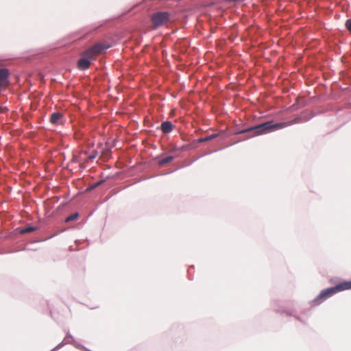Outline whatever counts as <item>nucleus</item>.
I'll return each instance as SVG.
<instances>
[{"label":"nucleus","mask_w":351,"mask_h":351,"mask_svg":"<svg viewBox=\"0 0 351 351\" xmlns=\"http://www.w3.org/2000/svg\"><path fill=\"white\" fill-rule=\"evenodd\" d=\"M217 136V134H212L210 136H208L204 138H201L199 139V142H201V143L206 142L208 141H210V140L215 138Z\"/></svg>","instance_id":"9b49d317"},{"label":"nucleus","mask_w":351,"mask_h":351,"mask_svg":"<svg viewBox=\"0 0 351 351\" xmlns=\"http://www.w3.org/2000/svg\"><path fill=\"white\" fill-rule=\"evenodd\" d=\"M346 27L347 29L351 33V19L346 21Z\"/></svg>","instance_id":"4468645a"},{"label":"nucleus","mask_w":351,"mask_h":351,"mask_svg":"<svg viewBox=\"0 0 351 351\" xmlns=\"http://www.w3.org/2000/svg\"><path fill=\"white\" fill-rule=\"evenodd\" d=\"M161 130L164 133H169L173 130V124L170 121H165L160 125Z\"/></svg>","instance_id":"6e6552de"},{"label":"nucleus","mask_w":351,"mask_h":351,"mask_svg":"<svg viewBox=\"0 0 351 351\" xmlns=\"http://www.w3.org/2000/svg\"><path fill=\"white\" fill-rule=\"evenodd\" d=\"M35 230H36V228L34 227L29 226L26 228L22 229L20 232L22 234H25V233L32 232L34 231Z\"/></svg>","instance_id":"f8f14e48"},{"label":"nucleus","mask_w":351,"mask_h":351,"mask_svg":"<svg viewBox=\"0 0 351 351\" xmlns=\"http://www.w3.org/2000/svg\"><path fill=\"white\" fill-rule=\"evenodd\" d=\"M102 182H103V181H99V182H96L95 184H93V185L91 186V189H95V188L97 187V186H99V185L101 184V183H102Z\"/></svg>","instance_id":"dca6fc26"},{"label":"nucleus","mask_w":351,"mask_h":351,"mask_svg":"<svg viewBox=\"0 0 351 351\" xmlns=\"http://www.w3.org/2000/svg\"><path fill=\"white\" fill-rule=\"evenodd\" d=\"M104 49V46L102 44L97 43L83 53H84V56H87L93 61L101 53Z\"/></svg>","instance_id":"20e7f679"},{"label":"nucleus","mask_w":351,"mask_h":351,"mask_svg":"<svg viewBox=\"0 0 351 351\" xmlns=\"http://www.w3.org/2000/svg\"><path fill=\"white\" fill-rule=\"evenodd\" d=\"M351 289V280L343 281L333 287L322 290L318 296L313 300V302L318 304L325 299L331 297L337 292Z\"/></svg>","instance_id":"f03ea898"},{"label":"nucleus","mask_w":351,"mask_h":351,"mask_svg":"<svg viewBox=\"0 0 351 351\" xmlns=\"http://www.w3.org/2000/svg\"><path fill=\"white\" fill-rule=\"evenodd\" d=\"M110 150L108 149H106L102 152L101 156L106 158V156H108L110 155Z\"/></svg>","instance_id":"2eb2a0df"},{"label":"nucleus","mask_w":351,"mask_h":351,"mask_svg":"<svg viewBox=\"0 0 351 351\" xmlns=\"http://www.w3.org/2000/svg\"><path fill=\"white\" fill-rule=\"evenodd\" d=\"M91 60L87 56H84V53H82V58L77 61V68L80 70H86L90 65Z\"/></svg>","instance_id":"423d86ee"},{"label":"nucleus","mask_w":351,"mask_h":351,"mask_svg":"<svg viewBox=\"0 0 351 351\" xmlns=\"http://www.w3.org/2000/svg\"><path fill=\"white\" fill-rule=\"evenodd\" d=\"M79 215L77 213H75L74 214L71 215L70 216L67 217L65 219L66 222H69L73 220H75L78 218Z\"/></svg>","instance_id":"9d476101"},{"label":"nucleus","mask_w":351,"mask_h":351,"mask_svg":"<svg viewBox=\"0 0 351 351\" xmlns=\"http://www.w3.org/2000/svg\"><path fill=\"white\" fill-rule=\"evenodd\" d=\"M173 156H167V157H165V158L158 160V164L160 166H162V165H165L167 163L171 162L173 160Z\"/></svg>","instance_id":"1a4fd4ad"},{"label":"nucleus","mask_w":351,"mask_h":351,"mask_svg":"<svg viewBox=\"0 0 351 351\" xmlns=\"http://www.w3.org/2000/svg\"><path fill=\"white\" fill-rule=\"evenodd\" d=\"M296 121L295 120L292 121H288V122H282L278 123H273L272 121H267L261 124H258L257 125H255L254 127H250L247 129L241 130L239 132L240 134L241 133H248V132H252L254 136L261 135L263 134H265L267 132H269L271 131L279 130L284 128L285 127H287L289 125H291L293 123H295Z\"/></svg>","instance_id":"f257e3e1"},{"label":"nucleus","mask_w":351,"mask_h":351,"mask_svg":"<svg viewBox=\"0 0 351 351\" xmlns=\"http://www.w3.org/2000/svg\"><path fill=\"white\" fill-rule=\"evenodd\" d=\"M50 122L53 125H62L63 123V114L60 112H53L50 117Z\"/></svg>","instance_id":"0eeeda50"},{"label":"nucleus","mask_w":351,"mask_h":351,"mask_svg":"<svg viewBox=\"0 0 351 351\" xmlns=\"http://www.w3.org/2000/svg\"><path fill=\"white\" fill-rule=\"evenodd\" d=\"M9 75L10 73L7 69H0V92L8 87Z\"/></svg>","instance_id":"39448f33"},{"label":"nucleus","mask_w":351,"mask_h":351,"mask_svg":"<svg viewBox=\"0 0 351 351\" xmlns=\"http://www.w3.org/2000/svg\"><path fill=\"white\" fill-rule=\"evenodd\" d=\"M151 21L154 29L164 25L170 21V13L167 12H157L151 16Z\"/></svg>","instance_id":"7ed1b4c3"},{"label":"nucleus","mask_w":351,"mask_h":351,"mask_svg":"<svg viewBox=\"0 0 351 351\" xmlns=\"http://www.w3.org/2000/svg\"><path fill=\"white\" fill-rule=\"evenodd\" d=\"M7 108L5 107L0 106V113H4Z\"/></svg>","instance_id":"f3484780"},{"label":"nucleus","mask_w":351,"mask_h":351,"mask_svg":"<svg viewBox=\"0 0 351 351\" xmlns=\"http://www.w3.org/2000/svg\"><path fill=\"white\" fill-rule=\"evenodd\" d=\"M98 156V152L94 150L86 159V162L91 161Z\"/></svg>","instance_id":"ddd939ff"}]
</instances>
